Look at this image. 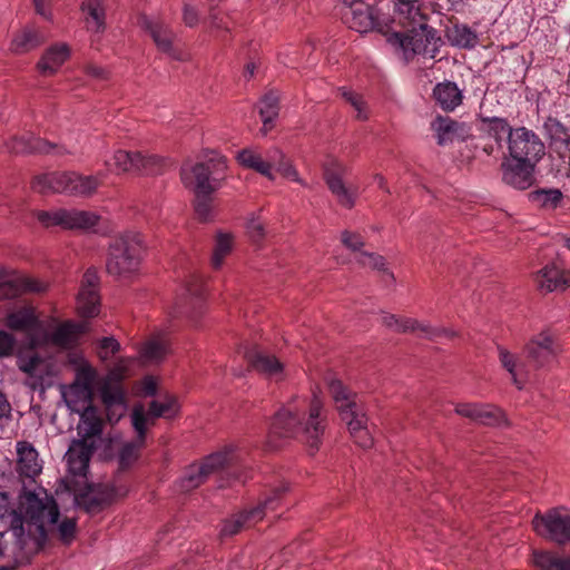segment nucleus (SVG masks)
<instances>
[{
	"label": "nucleus",
	"instance_id": "obj_57",
	"mask_svg": "<svg viewBox=\"0 0 570 570\" xmlns=\"http://www.w3.org/2000/svg\"><path fill=\"white\" fill-rule=\"evenodd\" d=\"M14 345V337L6 331H0V356L10 355L13 352Z\"/></svg>",
	"mask_w": 570,
	"mask_h": 570
},
{
	"label": "nucleus",
	"instance_id": "obj_37",
	"mask_svg": "<svg viewBox=\"0 0 570 570\" xmlns=\"http://www.w3.org/2000/svg\"><path fill=\"white\" fill-rule=\"evenodd\" d=\"M69 53V47L65 43L50 47L38 62L39 71L43 75L53 73L67 60Z\"/></svg>",
	"mask_w": 570,
	"mask_h": 570
},
{
	"label": "nucleus",
	"instance_id": "obj_36",
	"mask_svg": "<svg viewBox=\"0 0 570 570\" xmlns=\"http://www.w3.org/2000/svg\"><path fill=\"white\" fill-rule=\"evenodd\" d=\"M86 332V325L82 323H75L71 321L58 325L50 335V341L53 345L69 348L78 340V337Z\"/></svg>",
	"mask_w": 570,
	"mask_h": 570
},
{
	"label": "nucleus",
	"instance_id": "obj_55",
	"mask_svg": "<svg viewBox=\"0 0 570 570\" xmlns=\"http://www.w3.org/2000/svg\"><path fill=\"white\" fill-rule=\"evenodd\" d=\"M275 169L285 178L292 179L302 186H306V183L298 176L297 170L286 157L275 167Z\"/></svg>",
	"mask_w": 570,
	"mask_h": 570
},
{
	"label": "nucleus",
	"instance_id": "obj_20",
	"mask_svg": "<svg viewBox=\"0 0 570 570\" xmlns=\"http://www.w3.org/2000/svg\"><path fill=\"white\" fill-rule=\"evenodd\" d=\"M9 148L14 154H50L56 156L73 154L72 150L62 145L51 144L29 132L14 137Z\"/></svg>",
	"mask_w": 570,
	"mask_h": 570
},
{
	"label": "nucleus",
	"instance_id": "obj_60",
	"mask_svg": "<svg viewBox=\"0 0 570 570\" xmlns=\"http://www.w3.org/2000/svg\"><path fill=\"white\" fill-rule=\"evenodd\" d=\"M115 497L114 489H109L102 498H94L90 502V509L96 510L101 505L109 504L112 502Z\"/></svg>",
	"mask_w": 570,
	"mask_h": 570
},
{
	"label": "nucleus",
	"instance_id": "obj_56",
	"mask_svg": "<svg viewBox=\"0 0 570 570\" xmlns=\"http://www.w3.org/2000/svg\"><path fill=\"white\" fill-rule=\"evenodd\" d=\"M247 232L254 242H259L265 236V227L258 218H253L247 224Z\"/></svg>",
	"mask_w": 570,
	"mask_h": 570
},
{
	"label": "nucleus",
	"instance_id": "obj_44",
	"mask_svg": "<svg viewBox=\"0 0 570 570\" xmlns=\"http://www.w3.org/2000/svg\"><path fill=\"white\" fill-rule=\"evenodd\" d=\"M446 37L451 45L464 49H472L478 43V36L475 31L466 24L455 23L448 28Z\"/></svg>",
	"mask_w": 570,
	"mask_h": 570
},
{
	"label": "nucleus",
	"instance_id": "obj_14",
	"mask_svg": "<svg viewBox=\"0 0 570 570\" xmlns=\"http://www.w3.org/2000/svg\"><path fill=\"white\" fill-rule=\"evenodd\" d=\"M38 220L46 227L61 226L63 228H89L96 225L98 216L76 209H59L56 212L40 210L37 213Z\"/></svg>",
	"mask_w": 570,
	"mask_h": 570
},
{
	"label": "nucleus",
	"instance_id": "obj_61",
	"mask_svg": "<svg viewBox=\"0 0 570 570\" xmlns=\"http://www.w3.org/2000/svg\"><path fill=\"white\" fill-rule=\"evenodd\" d=\"M35 9L38 14L45 19H50V0H33Z\"/></svg>",
	"mask_w": 570,
	"mask_h": 570
},
{
	"label": "nucleus",
	"instance_id": "obj_16",
	"mask_svg": "<svg viewBox=\"0 0 570 570\" xmlns=\"http://www.w3.org/2000/svg\"><path fill=\"white\" fill-rule=\"evenodd\" d=\"M131 423L137 433V438L135 441L125 443L118 453V463L121 470L129 469L137 461L139 451L145 445L147 415L141 406L134 409L131 413Z\"/></svg>",
	"mask_w": 570,
	"mask_h": 570
},
{
	"label": "nucleus",
	"instance_id": "obj_5",
	"mask_svg": "<svg viewBox=\"0 0 570 570\" xmlns=\"http://www.w3.org/2000/svg\"><path fill=\"white\" fill-rule=\"evenodd\" d=\"M227 169L226 158L216 151L205 160L190 168H181V178L195 191V213L199 220L208 222L212 218V194L219 188L225 179Z\"/></svg>",
	"mask_w": 570,
	"mask_h": 570
},
{
	"label": "nucleus",
	"instance_id": "obj_40",
	"mask_svg": "<svg viewBox=\"0 0 570 570\" xmlns=\"http://www.w3.org/2000/svg\"><path fill=\"white\" fill-rule=\"evenodd\" d=\"M179 405L178 400L174 395L166 394L164 400H154L149 403L148 411L145 412L147 415V425L154 424L155 419L173 417L178 412Z\"/></svg>",
	"mask_w": 570,
	"mask_h": 570
},
{
	"label": "nucleus",
	"instance_id": "obj_48",
	"mask_svg": "<svg viewBox=\"0 0 570 570\" xmlns=\"http://www.w3.org/2000/svg\"><path fill=\"white\" fill-rule=\"evenodd\" d=\"M82 11L87 14V26L97 32L105 28V12L102 0H87L82 3Z\"/></svg>",
	"mask_w": 570,
	"mask_h": 570
},
{
	"label": "nucleus",
	"instance_id": "obj_2",
	"mask_svg": "<svg viewBox=\"0 0 570 570\" xmlns=\"http://www.w3.org/2000/svg\"><path fill=\"white\" fill-rule=\"evenodd\" d=\"M59 517V507L53 497L26 490L19 495L17 509L8 514L10 528L14 530L18 527L17 535L32 554L45 547Z\"/></svg>",
	"mask_w": 570,
	"mask_h": 570
},
{
	"label": "nucleus",
	"instance_id": "obj_58",
	"mask_svg": "<svg viewBox=\"0 0 570 570\" xmlns=\"http://www.w3.org/2000/svg\"><path fill=\"white\" fill-rule=\"evenodd\" d=\"M286 156L277 148L271 149L266 153L264 160L268 163V171L275 169V167L285 158Z\"/></svg>",
	"mask_w": 570,
	"mask_h": 570
},
{
	"label": "nucleus",
	"instance_id": "obj_42",
	"mask_svg": "<svg viewBox=\"0 0 570 570\" xmlns=\"http://www.w3.org/2000/svg\"><path fill=\"white\" fill-rule=\"evenodd\" d=\"M236 159L243 167L253 169L271 180L274 179L273 173L268 171V163H266L264 157L255 149L244 148L239 150Z\"/></svg>",
	"mask_w": 570,
	"mask_h": 570
},
{
	"label": "nucleus",
	"instance_id": "obj_59",
	"mask_svg": "<svg viewBox=\"0 0 570 570\" xmlns=\"http://www.w3.org/2000/svg\"><path fill=\"white\" fill-rule=\"evenodd\" d=\"M183 20L186 26L195 27L198 23L197 10L194 7L186 4L184 7Z\"/></svg>",
	"mask_w": 570,
	"mask_h": 570
},
{
	"label": "nucleus",
	"instance_id": "obj_63",
	"mask_svg": "<svg viewBox=\"0 0 570 570\" xmlns=\"http://www.w3.org/2000/svg\"><path fill=\"white\" fill-rule=\"evenodd\" d=\"M11 415V405L7 400V396L0 392V422L3 419H9Z\"/></svg>",
	"mask_w": 570,
	"mask_h": 570
},
{
	"label": "nucleus",
	"instance_id": "obj_54",
	"mask_svg": "<svg viewBox=\"0 0 570 570\" xmlns=\"http://www.w3.org/2000/svg\"><path fill=\"white\" fill-rule=\"evenodd\" d=\"M55 529H57L60 539L63 542L69 543L75 537L76 521L73 519L66 518L59 524L56 523L52 531Z\"/></svg>",
	"mask_w": 570,
	"mask_h": 570
},
{
	"label": "nucleus",
	"instance_id": "obj_7",
	"mask_svg": "<svg viewBox=\"0 0 570 570\" xmlns=\"http://www.w3.org/2000/svg\"><path fill=\"white\" fill-rule=\"evenodd\" d=\"M242 466V458L236 449L226 448L206 456L200 463L189 465L180 479V489L189 492L214 475L222 480L234 478L244 482L239 472Z\"/></svg>",
	"mask_w": 570,
	"mask_h": 570
},
{
	"label": "nucleus",
	"instance_id": "obj_10",
	"mask_svg": "<svg viewBox=\"0 0 570 570\" xmlns=\"http://www.w3.org/2000/svg\"><path fill=\"white\" fill-rule=\"evenodd\" d=\"M476 128L483 141L482 150L494 158L505 157L504 146L514 128L505 118L489 115L484 101L480 106Z\"/></svg>",
	"mask_w": 570,
	"mask_h": 570
},
{
	"label": "nucleus",
	"instance_id": "obj_22",
	"mask_svg": "<svg viewBox=\"0 0 570 570\" xmlns=\"http://www.w3.org/2000/svg\"><path fill=\"white\" fill-rule=\"evenodd\" d=\"M106 419L110 424L117 423L126 412V392L120 383L106 382L100 389Z\"/></svg>",
	"mask_w": 570,
	"mask_h": 570
},
{
	"label": "nucleus",
	"instance_id": "obj_30",
	"mask_svg": "<svg viewBox=\"0 0 570 570\" xmlns=\"http://www.w3.org/2000/svg\"><path fill=\"white\" fill-rule=\"evenodd\" d=\"M47 284L43 282L24 276H17L0 282V301L14 298L23 293H43Z\"/></svg>",
	"mask_w": 570,
	"mask_h": 570
},
{
	"label": "nucleus",
	"instance_id": "obj_62",
	"mask_svg": "<svg viewBox=\"0 0 570 570\" xmlns=\"http://www.w3.org/2000/svg\"><path fill=\"white\" fill-rule=\"evenodd\" d=\"M157 392V383L151 376H147L142 381V393L147 396H153Z\"/></svg>",
	"mask_w": 570,
	"mask_h": 570
},
{
	"label": "nucleus",
	"instance_id": "obj_39",
	"mask_svg": "<svg viewBox=\"0 0 570 570\" xmlns=\"http://www.w3.org/2000/svg\"><path fill=\"white\" fill-rule=\"evenodd\" d=\"M18 468L22 475L33 478L40 473L41 466L38 463L37 451L28 443L22 442L17 445Z\"/></svg>",
	"mask_w": 570,
	"mask_h": 570
},
{
	"label": "nucleus",
	"instance_id": "obj_34",
	"mask_svg": "<svg viewBox=\"0 0 570 570\" xmlns=\"http://www.w3.org/2000/svg\"><path fill=\"white\" fill-rule=\"evenodd\" d=\"M435 104L444 111H453L462 104L463 95L458 85L452 81L439 82L432 92Z\"/></svg>",
	"mask_w": 570,
	"mask_h": 570
},
{
	"label": "nucleus",
	"instance_id": "obj_25",
	"mask_svg": "<svg viewBox=\"0 0 570 570\" xmlns=\"http://www.w3.org/2000/svg\"><path fill=\"white\" fill-rule=\"evenodd\" d=\"M97 444H87L86 441L73 440L66 453L68 470L73 476L85 478L89 462Z\"/></svg>",
	"mask_w": 570,
	"mask_h": 570
},
{
	"label": "nucleus",
	"instance_id": "obj_1",
	"mask_svg": "<svg viewBox=\"0 0 570 570\" xmlns=\"http://www.w3.org/2000/svg\"><path fill=\"white\" fill-rule=\"evenodd\" d=\"M106 169L96 175L83 176L75 171L49 173L36 176L32 189L40 194L66 193L73 196H90L102 184L107 173L158 175L166 163L158 156H142L140 153L117 150L112 158L104 161Z\"/></svg>",
	"mask_w": 570,
	"mask_h": 570
},
{
	"label": "nucleus",
	"instance_id": "obj_4",
	"mask_svg": "<svg viewBox=\"0 0 570 570\" xmlns=\"http://www.w3.org/2000/svg\"><path fill=\"white\" fill-rule=\"evenodd\" d=\"M394 21L403 28L390 37V41L405 52L434 58L439 51L441 38L434 28L426 23L415 0H399L394 4Z\"/></svg>",
	"mask_w": 570,
	"mask_h": 570
},
{
	"label": "nucleus",
	"instance_id": "obj_50",
	"mask_svg": "<svg viewBox=\"0 0 570 570\" xmlns=\"http://www.w3.org/2000/svg\"><path fill=\"white\" fill-rule=\"evenodd\" d=\"M232 237L228 234L219 233L216 238V244L212 257V266L215 269H218L224 258L230 253L232 250Z\"/></svg>",
	"mask_w": 570,
	"mask_h": 570
},
{
	"label": "nucleus",
	"instance_id": "obj_35",
	"mask_svg": "<svg viewBox=\"0 0 570 570\" xmlns=\"http://www.w3.org/2000/svg\"><path fill=\"white\" fill-rule=\"evenodd\" d=\"M186 292L189 296V305L187 311L179 312L180 314H188L190 318H195L202 314L205 305V283L198 275H193L187 282Z\"/></svg>",
	"mask_w": 570,
	"mask_h": 570
},
{
	"label": "nucleus",
	"instance_id": "obj_46",
	"mask_svg": "<svg viewBox=\"0 0 570 570\" xmlns=\"http://www.w3.org/2000/svg\"><path fill=\"white\" fill-rule=\"evenodd\" d=\"M7 324L11 330L30 332L38 326V318L32 308H21L8 315Z\"/></svg>",
	"mask_w": 570,
	"mask_h": 570
},
{
	"label": "nucleus",
	"instance_id": "obj_13",
	"mask_svg": "<svg viewBox=\"0 0 570 570\" xmlns=\"http://www.w3.org/2000/svg\"><path fill=\"white\" fill-rule=\"evenodd\" d=\"M535 532L557 543L570 540V515L551 510L544 515L537 514L532 521Z\"/></svg>",
	"mask_w": 570,
	"mask_h": 570
},
{
	"label": "nucleus",
	"instance_id": "obj_12",
	"mask_svg": "<svg viewBox=\"0 0 570 570\" xmlns=\"http://www.w3.org/2000/svg\"><path fill=\"white\" fill-rule=\"evenodd\" d=\"M512 160L538 164L544 156L546 147L540 137L525 127H517L507 141Z\"/></svg>",
	"mask_w": 570,
	"mask_h": 570
},
{
	"label": "nucleus",
	"instance_id": "obj_33",
	"mask_svg": "<svg viewBox=\"0 0 570 570\" xmlns=\"http://www.w3.org/2000/svg\"><path fill=\"white\" fill-rule=\"evenodd\" d=\"M435 132L438 144L444 146L453 139H464L466 130L463 124L453 120L450 117L438 116L431 124Z\"/></svg>",
	"mask_w": 570,
	"mask_h": 570
},
{
	"label": "nucleus",
	"instance_id": "obj_32",
	"mask_svg": "<svg viewBox=\"0 0 570 570\" xmlns=\"http://www.w3.org/2000/svg\"><path fill=\"white\" fill-rule=\"evenodd\" d=\"M535 283L542 292L564 291L570 286V269L546 266L537 274Z\"/></svg>",
	"mask_w": 570,
	"mask_h": 570
},
{
	"label": "nucleus",
	"instance_id": "obj_26",
	"mask_svg": "<svg viewBox=\"0 0 570 570\" xmlns=\"http://www.w3.org/2000/svg\"><path fill=\"white\" fill-rule=\"evenodd\" d=\"M455 412L459 415L471 419L472 421L484 425L500 426L505 423L502 411L490 404L479 405L462 403L456 405Z\"/></svg>",
	"mask_w": 570,
	"mask_h": 570
},
{
	"label": "nucleus",
	"instance_id": "obj_18",
	"mask_svg": "<svg viewBox=\"0 0 570 570\" xmlns=\"http://www.w3.org/2000/svg\"><path fill=\"white\" fill-rule=\"evenodd\" d=\"M99 276L96 269L89 268L83 274L77 297V309L82 317H95L99 313L100 297L97 291Z\"/></svg>",
	"mask_w": 570,
	"mask_h": 570
},
{
	"label": "nucleus",
	"instance_id": "obj_19",
	"mask_svg": "<svg viewBox=\"0 0 570 570\" xmlns=\"http://www.w3.org/2000/svg\"><path fill=\"white\" fill-rule=\"evenodd\" d=\"M382 324L386 327L393 328L396 332H413L420 337L435 340L439 337L452 338L455 333L451 330L432 327L428 324H421L412 318H399L393 314L382 316Z\"/></svg>",
	"mask_w": 570,
	"mask_h": 570
},
{
	"label": "nucleus",
	"instance_id": "obj_23",
	"mask_svg": "<svg viewBox=\"0 0 570 570\" xmlns=\"http://www.w3.org/2000/svg\"><path fill=\"white\" fill-rule=\"evenodd\" d=\"M543 135L549 139L550 148L562 159L570 158V128L558 118L549 116L544 119Z\"/></svg>",
	"mask_w": 570,
	"mask_h": 570
},
{
	"label": "nucleus",
	"instance_id": "obj_6",
	"mask_svg": "<svg viewBox=\"0 0 570 570\" xmlns=\"http://www.w3.org/2000/svg\"><path fill=\"white\" fill-rule=\"evenodd\" d=\"M560 348L556 338L547 331L534 335L524 346L523 355L527 363L514 357L504 347H499V358L502 366L511 374L513 383L521 389V383L529 375V368L539 370L549 366L559 354Z\"/></svg>",
	"mask_w": 570,
	"mask_h": 570
},
{
	"label": "nucleus",
	"instance_id": "obj_27",
	"mask_svg": "<svg viewBox=\"0 0 570 570\" xmlns=\"http://www.w3.org/2000/svg\"><path fill=\"white\" fill-rule=\"evenodd\" d=\"M537 164L512 160L502 164L503 181L515 189H527L534 181Z\"/></svg>",
	"mask_w": 570,
	"mask_h": 570
},
{
	"label": "nucleus",
	"instance_id": "obj_53",
	"mask_svg": "<svg viewBox=\"0 0 570 570\" xmlns=\"http://www.w3.org/2000/svg\"><path fill=\"white\" fill-rule=\"evenodd\" d=\"M120 350V344L114 337H104L98 342L97 354L102 361L109 360Z\"/></svg>",
	"mask_w": 570,
	"mask_h": 570
},
{
	"label": "nucleus",
	"instance_id": "obj_21",
	"mask_svg": "<svg viewBox=\"0 0 570 570\" xmlns=\"http://www.w3.org/2000/svg\"><path fill=\"white\" fill-rule=\"evenodd\" d=\"M144 29L150 35L158 50L166 53L175 60H185L186 53L176 48L173 43L174 32L163 21H156L145 18Z\"/></svg>",
	"mask_w": 570,
	"mask_h": 570
},
{
	"label": "nucleus",
	"instance_id": "obj_28",
	"mask_svg": "<svg viewBox=\"0 0 570 570\" xmlns=\"http://www.w3.org/2000/svg\"><path fill=\"white\" fill-rule=\"evenodd\" d=\"M245 358L254 370L269 379L279 381L284 377L283 364L275 356L265 353L257 346L248 348L245 352Z\"/></svg>",
	"mask_w": 570,
	"mask_h": 570
},
{
	"label": "nucleus",
	"instance_id": "obj_9",
	"mask_svg": "<svg viewBox=\"0 0 570 570\" xmlns=\"http://www.w3.org/2000/svg\"><path fill=\"white\" fill-rule=\"evenodd\" d=\"M142 237L137 232H126L115 238L109 246L107 272L114 276H128L135 273L141 262Z\"/></svg>",
	"mask_w": 570,
	"mask_h": 570
},
{
	"label": "nucleus",
	"instance_id": "obj_49",
	"mask_svg": "<svg viewBox=\"0 0 570 570\" xmlns=\"http://www.w3.org/2000/svg\"><path fill=\"white\" fill-rule=\"evenodd\" d=\"M562 193L559 189H539L530 194V198L538 206L546 209L557 208L562 200Z\"/></svg>",
	"mask_w": 570,
	"mask_h": 570
},
{
	"label": "nucleus",
	"instance_id": "obj_31",
	"mask_svg": "<svg viewBox=\"0 0 570 570\" xmlns=\"http://www.w3.org/2000/svg\"><path fill=\"white\" fill-rule=\"evenodd\" d=\"M104 429V420L100 417L96 406L89 404L80 416L77 432L78 441H86L87 444H97L96 438H100Z\"/></svg>",
	"mask_w": 570,
	"mask_h": 570
},
{
	"label": "nucleus",
	"instance_id": "obj_11",
	"mask_svg": "<svg viewBox=\"0 0 570 570\" xmlns=\"http://www.w3.org/2000/svg\"><path fill=\"white\" fill-rule=\"evenodd\" d=\"M286 485H282L266 495L259 503L250 510H245L234 514L230 519L224 521L220 529V537H232L237 534L245 525H250L262 520L267 511L275 510L281 501L282 494L286 491Z\"/></svg>",
	"mask_w": 570,
	"mask_h": 570
},
{
	"label": "nucleus",
	"instance_id": "obj_17",
	"mask_svg": "<svg viewBox=\"0 0 570 570\" xmlns=\"http://www.w3.org/2000/svg\"><path fill=\"white\" fill-rule=\"evenodd\" d=\"M342 19L350 29L358 32H367L380 26L375 9L362 0L344 2Z\"/></svg>",
	"mask_w": 570,
	"mask_h": 570
},
{
	"label": "nucleus",
	"instance_id": "obj_52",
	"mask_svg": "<svg viewBox=\"0 0 570 570\" xmlns=\"http://www.w3.org/2000/svg\"><path fill=\"white\" fill-rule=\"evenodd\" d=\"M340 91L342 97L355 109L356 118L365 120L367 118V108L363 97L346 88H341Z\"/></svg>",
	"mask_w": 570,
	"mask_h": 570
},
{
	"label": "nucleus",
	"instance_id": "obj_51",
	"mask_svg": "<svg viewBox=\"0 0 570 570\" xmlns=\"http://www.w3.org/2000/svg\"><path fill=\"white\" fill-rule=\"evenodd\" d=\"M43 360L38 354L28 357H21L18 361V367L30 377L41 380L43 375Z\"/></svg>",
	"mask_w": 570,
	"mask_h": 570
},
{
	"label": "nucleus",
	"instance_id": "obj_64",
	"mask_svg": "<svg viewBox=\"0 0 570 570\" xmlns=\"http://www.w3.org/2000/svg\"><path fill=\"white\" fill-rule=\"evenodd\" d=\"M86 72L97 79H107L108 71L102 67L96 65H88L86 67Z\"/></svg>",
	"mask_w": 570,
	"mask_h": 570
},
{
	"label": "nucleus",
	"instance_id": "obj_47",
	"mask_svg": "<svg viewBox=\"0 0 570 570\" xmlns=\"http://www.w3.org/2000/svg\"><path fill=\"white\" fill-rule=\"evenodd\" d=\"M278 95L275 91L267 92L259 101L258 109L263 120L264 132L273 127V120L278 115Z\"/></svg>",
	"mask_w": 570,
	"mask_h": 570
},
{
	"label": "nucleus",
	"instance_id": "obj_8",
	"mask_svg": "<svg viewBox=\"0 0 570 570\" xmlns=\"http://www.w3.org/2000/svg\"><path fill=\"white\" fill-rule=\"evenodd\" d=\"M328 393L340 413L342 421L346 422L354 442L363 449L373 444V438L367 429V417L356 393L352 392L336 377L326 379Z\"/></svg>",
	"mask_w": 570,
	"mask_h": 570
},
{
	"label": "nucleus",
	"instance_id": "obj_15",
	"mask_svg": "<svg viewBox=\"0 0 570 570\" xmlns=\"http://www.w3.org/2000/svg\"><path fill=\"white\" fill-rule=\"evenodd\" d=\"M347 173V168L338 160L331 158L323 165V177L337 202L347 208L354 206L355 191L347 187L343 178Z\"/></svg>",
	"mask_w": 570,
	"mask_h": 570
},
{
	"label": "nucleus",
	"instance_id": "obj_29",
	"mask_svg": "<svg viewBox=\"0 0 570 570\" xmlns=\"http://www.w3.org/2000/svg\"><path fill=\"white\" fill-rule=\"evenodd\" d=\"M341 240L345 247L352 252L357 253L356 262L363 266H368L377 271L385 272V261L383 256L374 253L361 250L364 246V239L360 234L344 230L341 236Z\"/></svg>",
	"mask_w": 570,
	"mask_h": 570
},
{
	"label": "nucleus",
	"instance_id": "obj_41",
	"mask_svg": "<svg viewBox=\"0 0 570 570\" xmlns=\"http://www.w3.org/2000/svg\"><path fill=\"white\" fill-rule=\"evenodd\" d=\"M169 352V341L166 336L159 335L147 341L141 351V357L146 363H159Z\"/></svg>",
	"mask_w": 570,
	"mask_h": 570
},
{
	"label": "nucleus",
	"instance_id": "obj_45",
	"mask_svg": "<svg viewBox=\"0 0 570 570\" xmlns=\"http://www.w3.org/2000/svg\"><path fill=\"white\" fill-rule=\"evenodd\" d=\"M45 41V35L35 28H27L16 36L11 43V50L16 53H24Z\"/></svg>",
	"mask_w": 570,
	"mask_h": 570
},
{
	"label": "nucleus",
	"instance_id": "obj_24",
	"mask_svg": "<svg viewBox=\"0 0 570 570\" xmlns=\"http://www.w3.org/2000/svg\"><path fill=\"white\" fill-rule=\"evenodd\" d=\"M17 529L18 527L14 530L9 527L0 531V559L12 563V567L27 562L33 556L17 535Z\"/></svg>",
	"mask_w": 570,
	"mask_h": 570
},
{
	"label": "nucleus",
	"instance_id": "obj_43",
	"mask_svg": "<svg viewBox=\"0 0 570 570\" xmlns=\"http://www.w3.org/2000/svg\"><path fill=\"white\" fill-rule=\"evenodd\" d=\"M534 564L541 570H570V557L552 551H533Z\"/></svg>",
	"mask_w": 570,
	"mask_h": 570
},
{
	"label": "nucleus",
	"instance_id": "obj_3",
	"mask_svg": "<svg viewBox=\"0 0 570 570\" xmlns=\"http://www.w3.org/2000/svg\"><path fill=\"white\" fill-rule=\"evenodd\" d=\"M327 428V412L322 401L295 396L273 420L271 431L282 438H295L316 451Z\"/></svg>",
	"mask_w": 570,
	"mask_h": 570
},
{
	"label": "nucleus",
	"instance_id": "obj_38",
	"mask_svg": "<svg viewBox=\"0 0 570 570\" xmlns=\"http://www.w3.org/2000/svg\"><path fill=\"white\" fill-rule=\"evenodd\" d=\"M97 372L89 365L80 366L76 372V377L70 390L78 396L91 400L94 395V383Z\"/></svg>",
	"mask_w": 570,
	"mask_h": 570
}]
</instances>
